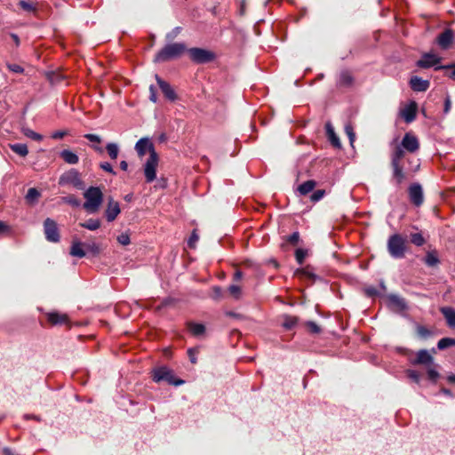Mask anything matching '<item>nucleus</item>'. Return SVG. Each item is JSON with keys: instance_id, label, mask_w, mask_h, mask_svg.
<instances>
[{"instance_id": "nucleus-54", "label": "nucleus", "mask_w": 455, "mask_h": 455, "mask_svg": "<svg viewBox=\"0 0 455 455\" xmlns=\"http://www.w3.org/2000/svg\"><path fill=\"white\" fill-rule=\"evenodd\" d=\"M323 195H324L323 190H316L312 194L311 201L317 202L323 198Z\"/></svg>"}, {"instance_id": "nucleus-25", "label": "nucleus", "mask_w": 455, "mask_h": 455, "mask_svg": "<svg viewBox=\"0 0 455 455\" xmlns=\"http://www.w3.org/2000/svg\"><path fill=\"white\" fill-rule=\"evenodd\" d=\"M60 157L69 164H76L78 163V156L69 149H64L60 153Z\"/></svg>"}, {"instance_id": "nucleus-14", "label": "nucleus", "mask_w": 455, "mask_h": 455, "mask_svg": "<svg viewBox=\"0 0 455 455\" xmlns=\"http://www.w3.org/2000/svg\"><path fill=\"white\" fill-rule=\"evenodd\" d=\"M121 212L120 204L113 197L108 200L107 208L105 210V217L108 222L114 221Z\"/></svg>"}, {"instance_id": "nucleus-42", "label": "nucleus", "mask_w": 455, "mask_h": 455, "mask_svg": "<svg viewBox=\"0 0 455 455\" xmlns=\"http://www.w3.org/2000/svg\"><path fill=\"white\" fill-rule=\"evenodd\" d=\"M228 291L236 299H240L242 291L238 285L232 284L228 287Z\"/></svg>"}, {"instance_id": "nucleus-56", "label": "nucleus", "mask_w": 455, "mask_h": 455, "mask_svg": "<svg viewBox=\"0 0 455 455\" xmlns=\"http://www.w3.org/2000/svg\"><path fill=\"white\" fill-rule=\"evenodd\" d=\"M20 5L22 9L28 11V12L35 10L33 4L28 2H26V1H20Z\"/></svg>"}, {"instance_id": "nucleus-13", "label": "nucleus", "mask_w": 455, "mask_h": 455, "mask_svg": "<svg viewBox=\"0 0 455 455\" xmlns=\"http://www.w3.org/2000/svg\"><path fill=\"white\" fill-rule=\"evenodd\" d=\"M135 150L140 157L144 156L147 152L149 153V156H152L153 153H156L153 143L150 141L149 138L147 137L141 138L137 141Z\"/></svg>"}, {"instance_id": "nucleus-35", "label": "nucleus", "mask_w": 455, "mask_h": 455, "mask_svg": "<svg viewBox=\"0 0 455 455\" xmlns=\"http://www.w3.org/2000/svg\"><path fill=\"white\" fill-rule=\"evenodd\" d=\"M345 132L348 137L351 148H355L354 142L355 140V133L354 132V127L350 124H346Z\"/></svg>"}, {"instance_id": "nucleus-60", "label": "nucleus", "mask_w": 455, "mask_h": 455, "mask_svg": "<svg viewBox=\"0 0 455 455\" xmlns=\"http://www.w3.org/2000/svg\"><path fill=\"white\" fill-rule=\"evenodd\" d=\"M440 392L445 395H448V396H451L452 397L453 396V394L452 392L449 389V388H446V387H442L440 389Z\"/></svg>"}, {"instance_id": "nucleus-58", "label": "nucleus", "mask_w": 455, "mask_h": 455, "mask_svg": "<svg viewBox=\"0 0 455 455\" xmlns=\"http://www.w3.org/2000/svg\"><path fill=\"white\" fill-rule=\"evenodd\" d=\"M150 100L153 101V102H156V88L154 87V85H151L150 88Z\"/></svg>"}, {"instance_id": "nucleus-33", "label": "nucleus", "mask_w": 455, "mask_h": 455, "mask_svg": "<svg viewBox=\"0 0 455 455\" xmlns=\"http://www.w3.org/2000/svg\"><path fill=\"white\" fill-rule=\"evenodd\" d=\"M416 333L419 338L424 339H427L430 338L431 336H433V331H430L429 329H427L424 325H417Z\"/></svg>"}, {"instance_id": "nucleus-26", "label": "nucleus", "mask_w": 455, "mask_h": 455, "mask_svg": "<svg viewBox=\"0 0 455 455\" xmlns=\"http://www.w3.org/2000/svg\"><path fill=\"white\" fill-rule=\"evenodd\" d=\"M442 69L449 71L445 73V76H448L450 79L455 81V62L447 65H439L438 67H435V70Z\"/></svg>"}, {"instance_id": "nucleus-57", "label": "nucleus", "mask_w": 455, "mask_h": 455, "mask_svg": "<svg viewBox=\"0 0 455 455\" xmlns=\"http://www.w3.org/2000/svg\"><path fill=\"white\" fill-rule=\"evenodd\" d=\"M66 134H67V132H65V131H57V132H54L51 135V137L54 140H60V139H62Z\"/></svg>"}, {"instance_id": "nucleus-46", "label": "nucleus", "mask_w": 455, "mask_h": 455, "mask_svg": "<svg viewBox=\"0 0 455 455\" xmlns=\"http://www.w3.org/2000/svg\"><path fill=\"white\" fill-rule=\"evenodd\" d=\"M285 240L293 244L296 245L299 241V232H293L291 235H288Z\"/></svg>"}, {"instance_id": "nucleus-12", "label": "nucleus", "mask_w": 455, "mask_h": 455, "mask_svg": "<svg viewBox=\"0 0 455 455\" xmlns=\"http://www.w3.org/2000/svg\"><path fill=\"white\" fill-rule=\"evenodd\" d=\"M454 32L451 28H445L435 39L436 44L442 50L451 48L453 44Z\"/></svg>"}, {"instance_id": "nucleus-16", "label": "nucleus", "mask_w": 455, "mask_h": 455, "mask_svg": "<svg viewBox=\"0 0 455 455\" xmlns=\"http://www.w3.org/2000/svg\"><path fill=\"white\" fill-rule=\"evenodd\" d=\"M387 302L389 308L396 311H403L406 309L407 305L404 299L395 295L389 294L387 296Z\"/></svg>"}, {"instance_id": "nucleus-15", "label": "nucleus", "mask_w": 455, "mask_h": 455, "mask_svg": "<svg viewBox=\"0 0 455 455\" xmlns=\"http://www.w3.org/2000/svg\"><path fill=\"white\" fill-rule=\"evenodd\" d=\"M413 365L429 366L434 363L433 355L426 349H420L417 352L416 357L411 361Z\"/></svg>"}, {"instance_id": "nucleus-5", "label": "nucleus", "mask_w": 455, "mask_h": 455, "mask_svg": "<svg viewBox=\"0 0 455 455\" xmlns=\"http://www.w3.org/2000/svg\"><path fill=\"white\" fill-rule=\"evenodd\" d=\"M152 378L155 382L166 381L167 383L174 386H180L184 383V380L182 379H176L173 376L172 371L165 366L153 370Z\"/></svg>"}, {"instance_id": "nucleus-31", "label": "nucleus", "mask_w": 455, "mask_h": 455, "mask_svg": "<svg viewBox=\"0 0 455 455\" xmlns=\"http://www.w3.org/2000/svg\"><path fill=\"white\" fill-rule=\"evenodd\" d=\"M450 347H455V339L443 338L437 342V348L439 350H444Z\"/></svg>"}, {"instance_id": "nucleus-64", "label": "nucleus", "mask_w": 455, "mask_h": 455, "mask_svg": "<svg viewBox=\"0 0 455 455\" xmlns=\"http://www.w3.org/2000/svg\"><path fill=\"white\" fill-rule=\"evenodd\" d=\"M4 455H15L14 452L10 448H4L3 450Z\"/></svg>"}, {"instance_id": "nucleus-61", "label": "nucleus", "mask_w": 455, "mask_h": 455, "mask_svg": "<svg viewBox=\"0 0 455 455\" xmlns=\"http://www.w3.org/2000/svg\"><path fill=\"white\" fill-rule=\"evenodd\" d=\"M9 230V227L4 222L0 220V234L4 233Z\"/></svg>"}, {"instance_id": "nucleus-30", "label": "nucleus", "mask_w": 455, "mask_h": 455, "mask_svg": "<svg viewBox=\"0 0 455 455\" xmlns=\"http://www.w3.org/2000/svg\"><path fill=\"white\" fill-rule=\"evenodd\" d=\"M11 149L16 154L26 156L28 154V149L26 144L17 143L10 145Z\"/></svg>"}, {"instance_id": "nucleus-59", "label": "nucleus", "mask_w": 455, "mask_h": 455, "mask_svg": "<svg viewBox=\"0 0 455 455\" xmlns=\"http://www.w3.org/2000/svg\"><path fill=\"white\" fill-rule=\"evenodd\" d=\"M188 355H189L190 362L192 363H196V357L194 349H192V348L189 349L188 350Z\"/></svg>"}, {"instance_id": "nucleus-22", "label": "nucleus", "mask_w": 455, "mask_h": 455, "mask_svg": "<svg viewBox=\"0 0 455 455\" xmlns=\"http://www.w3.org/2000/svg\"><path fill=\"white\" fill-rule=\"evenodd\" d=\"M444 316L447 324L451 328H455V309L451 307H443L440 309Z\"/></svg>"}, {"instance_id": "nucleus-10", "label": "nucleus", "mask_w": 455, "mask_h": 455, "mask_svg": "<svg viewBox=\"0 0 455 455\" xmlns=\"http://www.w3.org/2000/svg\"><path fill=\"white\" fill-rule=\"evenodd\" d=\"M408 196L410 202L416 207H419L424 203V194L422 186L419 183H412L408 188Z\"/></svg>"}, {"instance_id": "nucleus-6", "label": "nucleus", "mask_w": 455, "mask_h": 455, "mask_svg": "<svg viewBox=\"0 0 455 455\" xmlns=\"http://www.w3.org/2000/svg\"><path fill=\"white\" fill-rule=\"evenodd\" d=\"M187 52L191 60L198 64L210 62L215 58V54L212 52L203 48L194 47L188 49Z\"/></svg>"}, {"instance_id": "nucleus-9", "label": "nucleus", "mask_w": 455, "mask_h": 455, "mask_svg": "<svg viewBox=\"0 0 455 455\" xmlns=\"http://www.w3.org/2000/svg\"><path fill=\"white\" fill-rule=\"evenodd\" d=\"M44 231L47 241L58 243L60 239V231L56 221L47 218L44 221Z\"/></svg>"}, {"instance_id": "nucleus-18", "label": "nucleus", "mask_w": 455, "mask_h": 455, "mask_svg": "<svg viewBox=\"0 0 455 455\" xmlns=\"http://www.w3.org/2000/svg\"><path fill=\"white\" fill-rule=\"evenodd\" d=\"M418 111V104L411 101L401 112L402 117L406 123H411L415 120Z\"/></svg>"}, {"instance_id": "nucleus-53", "label": "nucleus", "mask_w": 455, "mask_h": 455, "mask_svg": "<svg viewBox=\"0 0 455 455\" xmlns=\"http://www.w3.org/2000/svg\"><path fill=\"white\" fill-rule=\"evenodd\" d=\"M84 138H86L91 142H95L100 144L101 142V139L99 135L92 134V133H87L84 135Z\"/></svg>"}, {"instance_id": "nucleus-23", "label": "nucleus", "mask_w": 455, "mask_h": 455, "mask_svg": "<svg viewBox=\"0 0 455 455\" xmlns=\"http://www.w3.org/2000/svg\"><path fill=\"white\" fill-rule=\"evenodd\" d=\"M47 319L52 324H66L68 322V315L58 312H52L47 315Z\"/></svg>"}, {"instance_id": "nucleus-7", "label": "nucleus", "mask_w": 455, "mask_h": 455, "mask_svg": "<svg viewBox=\"0 0 455 455\" xmlns=\"http://www.w3.org/2000/svg\"><path fill=\"white\" fill-rule=\"evenodd\" d=\"M59 184L72 185L77 189H83L84 188V181L81 180L79 172L76 170H71L60 176Z\"/></svg>"}, {"instance_id": "nucleus-45", "label": "nucleus", "mask_w": 455, "mask_h": 455, "mask_svg": "<svg viewBox=\"0 0 455 455\" xmlns=\"http://www.w3.org/2000/svg\"><path fill=\"white\" fill-rule=\"evenodd\" d=\"M406 374L408 376V378H410L411 380H413L414 382L416 383H419L420 381V374L414 371V370H407L406 371Z\"/></svg>"}, {"instance_id": "nucleus-48", "label": "nucleus", "mask_w": 455, "mask_h": 455, "mask_svg": "<svg viewBox=\"0 0 455 455\" xmlns=\"http://www.w3.org/2000/svg\"><path fill=\"white\" fill-rule=\"evenodd\" d=\"M199 240V236L196 233V230H194L188 241V245L190 247V248H195L196 247V243H197V241Z\"/></svg>"}, {"instance_id": "nucleus-47", "label": "nucleus", "mask_w": 455, "mask_h": 455, "mask_svg": "<svg viewBox=\"0 0 455 455\" xmlns=\"http://www.w3.org/2000/svg\"><path fill=\"white\" fill-rule=\"evenodd\" d=\"M306 251L303 249H297L295 251V258L299 264H302L306 258Z\"/></svg>"}, {"instance_id": "nucleus-19", "label": "nucleus", "mask_w": 455, "mask_h": 455, "mask_svg": "<svg viewBox=\"0 0 455 455\" xmlns=\"http://www.w3.org/2000/svg\"><path fill=\"white\" fill-rule=\"evenodd\" d=\"M325 135L328 141L331 144L332 147L337 148H340L339 138L336 134L334 127L331 122H327L325 124Z\"/></svg>"}, {"instance_id": "nucleus-17", "label": "nucleus", "mask_w": 455, "mask_h": 455, "mask_svg": "<svg viewBox=\"0 0 455 455\" xmlns=\"http://www.w3.org/2000/svg\"><path fill=\"white\" fill-rule=\"evenodd\" d=\"M409 84L412 91L422 92L428 90L430 82L428 80H424L419 76H414L411 77Z\"/></svg>"}, {"instance_id": "nucleus-20", "label": "nucleus", "mask_w": 455, "mask_h": 455, "mask_svg": "<svg viewBox=\"0 0 455 455\" xmlns=\"http://www.w3.org/2000/svg\"><path fill=\"white\" fill-rule=\"evenodd\" d=\"M157 84L162 91V92L164 94V96L174 101L177 98L176 93L174 90L172 88V86L165 81L162 80L157 75L156 76Z\"/></svg>"}, {"instance_id": "nucleus-4", "label": "nucleus", "mask_w": 455, "mask_h": 455, "mask_svg": "<svg viewBox=\"0 0 455 455\" xmlns=\"http://www.w3.org/2000/svg\"><path fill=\"white\" fill-rule=\"evenodd\" d=\"M387 249L394 259H403L407 251V241L400 234H394L388 237Z\"/></svg>"}, {"instance_id": "nucleus-40", "label": "nucleus", "mask_w": 455, "mask_h": 455, "mask_svg": "<svg viewBox=\"0 0 455 455\" xmlns=\"http://www.w3.org/2000/svg\"><path fill=\"white\" fill-rule=\"evenodd\" d=\"M62 201L68 204H70L74 207H79L81 205V202L79 199L75 197L74 196H68L62 197Z\"/></svg>"}, {"instance_id": "nucleus-49", "label": "nucleus", "mask_w": 455, "mask_h": 455, "mask_svg": "<svg viewBox=\"0 0 455 455\" xmlns=\"http://www.w3.org/2000/svg\"><path fill=\"white\" fill-rule=\"evenodd\" d=\"M117 241L122 245H128L131 243L130 236L126 233H122L117 236Z\"/></svg>"}, {"instance_id": "nucleus-2", "label": "nucleus", "mask_w": 455, "mask_h": 455, "mask_svg": "<svg viewBox=\"0 0 455 455\" xmlns=\"http://www.w3.org/2000/svg\"><path fill=\"white\" fill-rule=\"evenodd\" d=\"M187 50L186 44L183 43L168 44L156 54L154 61L159 63L179 58Z\"/></svg>"}, {"instance_id": "nucleus-63", "label": "nucleus", "mask_w": 455, "mask_h": 455, "mask_svg": "<svg viewBox=\"0 0 455 455\" xmlns=\"http://www.w3.org/2000/svg\"><path fill=\"white\" fill-rule=\"evenodd\" d=\"M213 291H214V293H215V297L216 298H220L221 296V288L219 287V286H216L213 288Z\"/></svg>"}, {"instance_id": "nucleus-51", "label": "nucleus", "mask_w": 455, "mask_h": 455, "mask_svg": "<svg viewBox=\"0 0 455 455\" xmlns=\"http://www.w3.org/2000/svg\"><path fill=\"white\" fill-rule=\"evenodd\" d=\"M100 167L103 171H105L107 172H109V173H111L113 175H116V172L114 171L112 165L109 163H108V162L100 163Z\"/></svg>"}, {"instance_id": "nucleus-44", "label": "nucleus", "mask_w": 455, "mask_h": 455, "mask_svg": "<svg viewBox=\"0 0 455 455\" xmlns=\"http://www.w3.org/2000/svg\"><path fill=\"white\" fill-rule=\"evenodd\" d=\"M86 251L93 255H98L100 253V247L95 243H85V251Z\"/></svg>"}, {"instance_id": "nucleus-8", "label": "nucleus", "mask_w": 455, "mask_h": 455, "mask_svg": "<svg viewBox=\"0 0 455 455\" xmlns=\"http://www.w3.org/2000/svg\"><path fill=\"white\" fill-rule=\"evenodd\" d=\"M158 160L159 158L157 153H153L152 156H149L144 164V174L148 183H151L156 178V167L158 165Z\"/></svg>"}, {"instance_id": "nucleus-34", "label": "nucleus", "mask_w": 455, "mask_h": 455, "mask_svg": "<svg viewBox=\"0 0 455 455\" xmlns=\"http://www.w3.org/2000/svg\"><path fill=\"white\" fill-rule=\"evenodd\" d=\"M297 323H298V318L296 316L284 315L283 326L286 330H291L297 324Z\"/></svg>"}, {"instance_id": "nucleus-21", "label": "nucleus", "mask_w": 455, "mask_h": 455, "mask_svg": "<svg viewBox=\"0 0 455 455\" xmlns=\"http://www.w3.org/2000/svg\"><path fill=\"white\" fill-rule=\"evenodd\" d=\"M69 253L73 257H77V258L84 257L86 255L85 243H84L78 240H73Z\"/></svg>"}, {"instance_id": "nucleus-36", "label": "nucleus", "mask_w": 455, "mask_h": 455, "mask_svg": "<svg viewBox=\"0 0 455 455\" xmlns=\"http://www.w3.org/2000/svg\"><path fill=\"white\" fill-rule=\"evenodd\" d=\"M411 243L415 244L416 246H422L426 240L420 233H413L410 236Z\"/></svg>"}, {"instance_id": "nucleus-37", "label": "nucleus", "mask_w": 455, "mask_h": 455, "mask_svg": "<svg viewBox=\"0 0 455 455\" xmlns=\"http://www.w3.org/2000/svg\"><path fill=\"white\" fill-rule=\"evenodd\" d=\"M39 196H40L39 191L35 188H31L28 190V193L26 195V199L29 203H34L39 198Z\"/></svg>"}, {"instance_id": "nucleus-3", "label": "nucleus", "mask_w": 455, "mask_h": 455, "mask_svg": "<svg viewBox=\"0 0 455 455\" xmlns=\"http://www.w3.org/2000/svg\"><path fill=\"white\" fill-rule=\"evenodd\" d=\"M85 202L84 203V209L89 213H96L102 202L103 193L99 187H90L84 193Z\"/></svg>"}, {"instance_id": "nucleus-27", "label": "nucleus", "mask_w": 455, "mask_h": 455, "mask_svg": "<svg viewBox=\"0 0 455 455\" xmlns=\"http://www.w3.org/2000/svg\"><path fill=\"white\" fill-rule=\"evenodd\" d=\"M315 187V182L314 180H307L299 186L298 191L299 192L300 195L305 196L313 191Z\"/></svg>"}, {"instance_id": "nucleus-24", "label": "nucleus", "mask_w": 455, "mask_h": 455, "mask_svg": "<svg viewBox=\"0 0 455 455\" xmlns=\"http://www.w3.org/2000/svg\"><path fill=\"white\" fill-rule=\"evenodd\" d=\"M423 262L430 267H437L440 264L437 251L435 250L427 251L423 259Z\"/></svg>"}, {"instance_id": "nucleus-50", "label": "nucleus", "mask_w": 455, "mask_h": 455, "mask_svg": "<svg viewBox=\"0 0 455 455\" xmlns=\"http://www.w3.org/2000/svg\"><path fill=\"white\" fill-rule=\"evenodd\" d=\"M354 83V78L347 72H343V87L351 86Z\"/></svg>"}, {"instance_id": "nucleus-62", "label": "nucleus", "mask_w": 455, "mask_h": 455, "mask_svg": "<svg viewBox=\"0 0 455 455\" xmlns=\"http://www.w3.org/2000/svg\"><path fill=\"white\" fill-rule=\"evenodd\" d=\"M242 277H243V273L240 270H236L235 275H234V279L235 281H239V280L242 279Z\"/></svg>"}, {"instance_id": "nucleus-39", "label": "nucleus", "mask_w": 455, "mask_h": 455, "mask_svg": "<svg viewBox=\"0 0 455 455\" xmlns=\"http://www.w3.org/2000/svg\"><path fill=\"white\" fill-rule=\"evenodd\" d=\"M427 379L432 383H436L437 379L440 378V373L433 368H428L427 371Z\"/></svg>"}, {"instance_id": "nucleus-38", "label": "nucleus", "mask_w": 455, "mask_h": 455, "mask_svg": "<svg viewBox=\"0 0 455 455\" xmlns=\"http://www.w3.org/2000/svg\"><path fill=\"white\" fill-rule=\"evenodd\" d=\"M23 133L28 138H30L36 141H41L43 140V136L41 134H39L30 129H28V128L23 130Z\"/></svg>"}, {"instance_id": "nucleus-28", "label": "nucleus", "mask_w": 455, "mask_h": 455, "mask_svg": "<svg viewBox=\"0 0 455 455\" xmlns=\"http://www.w3.org/2000/svg\"><path fill=\"white\" fill-rule=\"evenodd\" d=\"M100 225H101V222L98 219H89L88 220H86L83 223H80L81 227H83L88 230H91V231L97 230L98 228H100Z\"/></svg>"}, {"instance_id": "nucleus-32", "label": "nucleus", "mask_w": 455, "mask_h": 455, "mask_svg": "<svg viewBox=\"0 0 455 455\" xmlns=\"http://www.w3.org/2000/svg\"><path fill=\"white\" fill-rule=\"evenodd\" d=\"M106 149L111 159L115 160L117 158L119 153V147L116 143H108L106 146Z\"/></svg>"}, {"instance_id": "nucleus-11", "label": "nucleus", "mask_w": 455, "mask_h": 455, "mask_svg": "<svg viewBox=\"0 0 455 455\" xmlns=\"http://www.w3.org/2000/svg\"><path fill=\"white\" fill-rule=\"evenodd\" d=\"M442 60V58L432 52H426L422 57L416 62L417 67L420 68H429L437 67Z\"/></svg>"}, {"instance_id": "nucleus-55", "label": "nucleus", "mask_w": 455, "mask_h": 455, "mask_svg": "<svg viewBox=\"0 0 455 455\" xmlns=\"http://www.w3.org/2000/svg\"><path fill=\"white\" fill-rule=\"evenodd\" d=\"M8 68L13 73H22L23 68L18 64H8Z\"/></svg>"}, {"instance_id": "nucleus-29", "label": "nucleus", "mask_w": 455, "mask_h": 455, "mask_svg": "<svg viewBox=\"0 0 455 455\" xmlns=\"http://www.w3.org/2000/svg\"><path fill=\"white\" fill-rule=\"evenodd\" d=\"M188 329L194 336H201L205 331V327L202 323H189Z\"/></svg>"}, {"instance_id": "nucleus-52", "label": "nucleus", "mask_w": 455, "mask_h": 455, "mask_svg": "<svg viewBox=\"0 0 455 455\" xmlns=\"http://www.w3.org/2000/svg\"><path fill=\"white\" fill-rule=\"evenodd\" d=\"M364 291H365V294L368 297H370V298H373V297L378 296L379 294L378 290L375 287H373V286H370V287L365 288Z\"/></svg>"}, {"instance_id": "nucleus-41", "label": "nucleus", "mask_w": 455, "mask_h": 455, "mask_svg": "<svg viewBox=\"0 0 455 455\" xmlns=\"http://www.w3.org/2000/svg\"><path fill=\"white\" fill-rule=\"evenodd\" d=\"M305 325L309 332L311 333H319L321 331V328L313 321H307L305 323Z\"/></svg>"}, {"instance_id": "nucleus-43", "label": "nucleus", "mask_w": 455, "mask_h": 455, "mask_svg": "<svg viewBox=\"0 0 455 455\" xmlns=\"http://www.w3.org/2000/svg\"><path fill=\"white\" fill-rule=\"evenodd\" d=\"M182 28L181 27H175L172 31L166 34V40L167 41H172L174 40L178 35L181 32Z\"/></svg>"}, {"instance_id": "nucleus-1", "label": "nucleus", "mask_w": 455, "mask_h": 455, "mask_svg": "<svg viewBox=\"0 0 455 455\" xmlns=\"http://www.w3.org/2000/svg\"><path fill=\"white\" fill-rule=\"evenodd\" d=\"M419 148L418 138L411 132H406L401 141L396 145L391 154V167L393 177L397 184H401L405 179L402 160L405 156L404 149L409 153H414Z\"/></svg>"}]
</instances>
